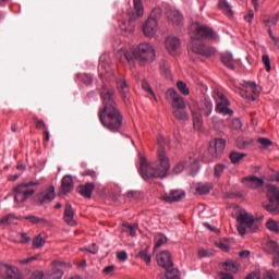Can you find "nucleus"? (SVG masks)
<instances>
[{
	"label": "nucleus",
	"instance_id": "obj_1",
	"mask_svg": "<svg viewBox=\"0 0 279 279\" xmlns=\"http://www.w3.org/2000/svg\"><path fill=\"white\" fill-rule=\"evenodd\" d=\"M116 90L113 87L107 88L100 93V99L102 107H100L98 112V119L109 132H121L123 128V113L117 107V101L114 100Z\"/></svg>",
	"mask_w": 279,
	"mask_h": 279
},
{
	"label": "nucleus",
	"instance_id": "obj_2",
	"mask_svg": "<svg viewBox=\"0 0 279 279\" xmlns=\"http://www.w3.org/2000/svg\"><path fill=\"white\" fill-rule=\"evenodd\" d=\"M190 34L192 38V51L197 53L198 56H204L205 58H210L217 53L214 47L206 46L203 43H198L196 40H216L217 33L213 28L206 25L199 24V22H195L192 24L190 28Z\"/></svg>",
	"mask_w": 279,
	"mask_h": 279
},
{
	"label": "nucleus",
	"instance_id": "obj_3",
	"mask_svg": "<svg viewBox=\"0 0 279 279\" xmlns=\"http://www.w3.org/2000/svg\"><path fill=\"white\" fill-rule=\"evenodd\" d=\"M159 148L157 150L156 167L147 163L146 159H142L140 166V173L143 180H151V178H159L162 180L167 173H169V169H171V162L169 157L167 156V151L165 150V146L162 145V137L158 140Z\"/></svg>",
	"mask_w": 279,
	"mask_h": 279
},
{
	"label": "nucleus",
	"instance_id": "obj_4",
	"mask_svg": "<svg viewBox=\"0 0 279 279\" xmlns=\"http://www.w3.org/2000/svg\"><path fill=\"white\" fill-rule=\"evenodd\" d=\"M121 53L124 56L128 62L136 60L141 66L145 64H151L156 60V49L154 46L147 43H142L132 52L122 50Z\"/></svg>",
	"mask_w": 279,
	"mask_h": 279
},
{
	"label": "nucleus",
	"instance_id": "obj_5",
	"mask_svg": "<svg viewBox=\"0 0 279 279\" xmlns=\"http://www.w3.org/2000/svg\"><path fill=\"white\" fill-rule=\"evenodd\" d=\"M36 186H40V181L23 182L13 187L14 199L17 204H24L36 193Z\"/></svg>",
	"mask_w": 279,
	"mask_h": 279
},
{
	"label": "nucleus",
	"instance_id": "obj_6",
	"mask_svg": "<svg viewBox=\"0 0 279 279\" xmlns=\"http://www.w3.org/2000/svg\"><path fill=\"white\" fill-rule=\"evenodd\" d=\"M190 110L193 117L194 130H202V123H204L202 117H208L209 114H213V101L209 99L202 100L198 106L199 113L195 111L193 107H190Z\"/></svg>",
	"mask_w": 279,
	"mask_h": 279
},
{
	"label": "nucleus",
	"instance_id": "obj_7",
	"mask_svg": "<svg viewBox=\"0 0 279 279\" xmlns=\"http://www.w3.org/2000/svg\"><path fill=\"white\" fill-rule=\"evenodd\" d=\"M134 3V12L129 13V22H122L120 25L123 32H129L132 34L134 29H136V25H134L135 21L142 19L145 14V7H143V0H133Z\"/></svg>",
	"mask_w": 279,
	"mask_h": 279
},
{
	"label": "nucleus",
	"instance_id": "obj_8",
	"mask_svg": "<svg viewBox=\"0 0 279 279\" xmlns=\"http://www.w3.org/2000/svg\"><path fill=\"white\" fill-rule=\"evenodd\" d=\"M214 99L216 101V112H218V114H222L223 117H232V114H234V111L230 109V100H228L223 93L216 90L214 93Z\"/></svg>",
	"mask_w": 279,
	"mask_h": 279
},
{
	"label": "nucleus",
	"instance_id": "obj_9",
	"mask_svg": "<svg viewBox=\"0 0 279 279\" xmlns=\"http://www.w3.org/2000/svg\"><path fill=\"white\" fill-rule=\"evenodd\" d=\"M266 196L269 204L265 206L271 215H279V190L276 185H267Z\"/></svg>",
	"mask_w": 279,
	"mask_h": 279
},
{
	"label": "nucleus",
	"instance_id": "obj_10",
	"mask_svg": "<svg viewBox=\"0 0 279 279\" xmlns=\"http://www.w3.org/2000/svg\"><path fill=\"white\" fill-rule=\"evenodd\" d=\"M238 221V232L241 236H244V234L247 232V228H252L254 226V216H252L250 213L245 210H240V214L236 218Z\"/></svg>",
	"mask_w": 279,
	"mask_h": 279
},
{
	"label": "nucleus",
	"instance_id": "obj_11",
	"mask_svg": "<svg viewBox=\"0 0 279 279\" xmlns=\"http://www.w3.org/2000/svg\"><path fill=\"white\" fill-rule=\"evenodd\" d=\"M167 101H172L171 106L173 110H186V102L184 98L178 94L173 88H169L166 92Z\"/></svg>",
	"mask_w": 279,
	"mask_h": 279
},
{
	"label": "nucleus",
	"instance_id": "obj_12",
	"mask_svg": "<svg viewBox=\"0 0 279 279\" xmlns=\"http://www.w3.org/2000/svg\"><path fill=\"white\" fill-rule=\"evenodd\" d=\"M56 199V187L50 185L46 191L37 194V206H44V204H51Z\"/></svg>",
	"mask_w": 279,
	"mask_h": 279
},
{
	"label": "nucleus",
	"instance_id": "obj_13",
	"mask_svg": "<svg viewBox=\"0 0 279 279\" xmlns=\"http://www.w3.org/2000/svg\"><path fill=\"white\" fill-rule=\"evenodd\" d=\"M226 149V140L216 138L215 141L209 142L208 154L211 155V158H217Z\"/></svg>",
	"mask_w": 279,
	"mask_h": 279
},
{
	"label": "nucleus",
	"instance_id": "obj_14",
	"mask_svg": "<svg viewBox=\"0 0 279 279\" xmlns=\"http://www.w3.org/2000/svg\"><path fill=\"white\" fill-rule=\"evenodd\" d=\"M117 88L125 106H130V104H132V100L130 95V86H128V81H125L124 78H119L117 81Z\"/></svg>",
	"mask_w": 279,
	"mask_h": 279
},
{
	"label": "nucleus",
	"instance_id": "obj_15",
	"mask_svg": "<svg viewBox=\"0 0 279 279\" xmlns=\"http://www.w3.org/2000/svg\"><path fill=\"white\" fill-rule=\"evenodd\" d=\"M186 197V192L183 190H172L170 193L162 195L161 199L167 204H175V202H182Z\"/></svg>",
	"mask_w": 279,
	"mask_h": 279
},
{
	"label": "nucleus",
	"instance_id": "obj_16",
	"mask_svg": "<svg viewBox=\"0 0 279 279\" xmlns=\"http://www.w3.org/2000/svg\"><path fill=\"white\" fill-rule=\"evenodd\" d=\"M157 265L162 269H171L173 267V257L171 256V252L162 251L157 254Z\"/></svg>",
	"mask_w": 279,
	"mask_h": 279
},
{
	"label": "nucleus",
	"instance_id": "obj_17",
	"mask_svg": "<svg viewBox=\"0 0 279 279\" xmlns=\"http://www.w3.org/2000/svg\"><path fill=\"white\" fill-rule=\"evenodd\" d=\"M166 16L172 25H175L177 27L182 25L184 23V16L180 11L173 9V8H167L166 9Z\"/></svg>",
	"mask_w": 279,
	"mask_h": 279
},
{
	"label": "nucleus",
	"instance_id": "obj_18",
	"mask_svg": "<svg viewBox=\"0 0 279 279\" xmlns=\"http://www.w3.org/2000/svg\"><path fill=\"white\" fill-rule=\"evenodd\" d=\"M180 47H182V41L180 40V38L175 36H168L166 38V49L170 53V56H175Z\"/></svg>",
	"mask_w": 279,
	"mask_h": 279
},
{
	"label": "nucleus",
	"instance_id": "obj_19",
	"mask_svg": "<svg viewBox=\"0 0 279 279\" xmlns=\"http://www.w3.org/2000/svg\"><path fill=\"white\" fill-rule=\"evenodd\" d=\"M243 184H246L248 189H260V186H265V180L258 178L256 175H248L242 179Z\"/></svg>",
	"mask_w": 279,
	"mask_h": 279
},
{
	"label": "nucleus",
	"instance_id": "obj_20",
	"mask_svg": "<svg viewBox=\"0 0 279 279\" xmlns=\"http://www.w3.org/2000/svg\"><path fill=\"white\" fill-rule=\"evenodd\" d=\"M144 35L148 38H153V36H156V32H158V22L155 20L148 19L143 26Z\"/></svg>",
	"mask_w": 279,
	"mask_h": 279
},
{
	"label": "nucleus",
	"instance_id": "obj_21",
	"mask_svg": "<svg viewBox=\"0 0 279 279\" xmlns=\"http://www.w3.org/2000/svg\"><path fill=\"white\" fill-rule=\"evenodd\" d=\"M74 217H75V211L73 210V206L71 205V203H66L64 214H63V219L65 223L72 227L77 226V222L75 221Z\"/></svg>",
	"mask_w": 279,
	"mask_h": 279
},
{
	"label": "nucleus",
	"instance_id": "obj_22",
	"mask_svg": "<svg viewBox=\"0 0 279 279\" xmlns=\"http://www.w3.org/2000/svg\"><path fill=\"white\" fill-rule=\"evenodd\" d=\"M93 191H95V183H86L83 185H78L77 192L82 197H85L86 199H90L93 197Z\"/></svg>",
	"mask_w": 279,
	"mask_h": 279
},
{
	"label": "nucleus",
	"instance_id": "obj_23",
	"mask_svg": "<svg viewBox=\"0 0 279 279\" xmlns=\"http://www.w3.org/2000/svg\"><path fill=\"white\" fill-rule=\"evenodd\" d=\"M73 191V177L64 175L61 181V193L66 195V193H71Z\"/></svg>",
	"mask_w": 279,
	"mask_h": 279
},
{
	"label": "nucleus",
	"instance_id": "obj_24",
	"mask_svg": "<svg viewBox=\"0 0 279 279\" xmlns=\"http://www.w3.org/2000/svg\"><path fill=\"white\" fill-rule=\"evenodd\" d=\"M4 274H5V279H23V276L16 268L10 266V265H4L3 266Z\"/></svg>",
	"mask_w": 279,
	"mask_h": 279
},
{
	"label": "nucleus",
	"instance_id": "obj_25",
	"mask_svg": "<svg viewBox=\"0 0 279 279\" xmlns=\"http://www.w3.org/2000/svg\"><path fill=\"white\" fill-rule=\"evenodd\" d=\"M268 247L275 254L272 257V267H279V244L276 241H270Z\"/></svg>",
	"mask_w": 279,
	"mask_h": 279
},
{
	"label": "nucleus",
	"instance_id": "obj_26",
	"mask_svg": "<svg viewBox=\"0 0 279 279\" xmlns=\"http://www.w3.org/2000/svg\"><path fill=\"white\" fill-rule=\"evenodd\" d=\"M221 62L227 66V69H230L231 71H234L236 66H234V57H232V53L225 52L221 54Z\"/></svg>",
	"mask_w": 279,
	"mask_h": 279
},
{
	"label": "nucleus",
	"instance_id": "obj_27",
	"mask_svg": "<svg viewBox=\"0 0 279 279\" xmlns=\"http://www.w3.org/2000/svg\"><path fill=\"white\" fill-rule=\"evenodd\" d=\"M160 73L166 80H171V66L166 60H161L159 63Z\"/></svg>",
	"mask_w": 279,
	"mask_h": 279
},
{
	"label": "nucleus",
	"instance_id": "obj_28",
	"mask_svg": "<svg viewBox=\"0 0 279 279\" xmlns=\"http://www.w3.org/2000/svg\"><path fill=\"white\" fill-rule=\"evenodd\" d=\"M172 113L178 121H189V112H186V109H173Z\"/></svg>",
	"mask_w": 279,
	"mask_h": 279
},
{
	"label": "nucleus",
	"instance_id": "obj_29",
	"mask_svg": "<svg viewBox=\"0 0 279 279\" xmlns=\"http://www.w3.org/2000/svg\"><path fill=\"white\" fill-rule=\"evenodd\" d=\"M218 7L227 16L232 17V7H230V3L227 2V0H219Z\"/></svg>",
	"mask_w": 279,
	"mask_h": 279
},
{
	"label": "nucleus",
	"instance_id": "obj_30",
	"mask_svg": "<svg viewBox=\"0 0 279 279\" xmlns=\"http://www.w3.org/2000/svg\"><path fill=\"white\" fill-rule=\"evenodd\" d=\"M211 189H213V185H210V183H199L196 186V193H198L199 195H208Z\"/></svg>",
	"mask_w": 279,
	"mask_h": 279
},
{
	"label": "nucleus",
	"instance_id": "obj_31",
	"mask_svg": "<svg viewBox=\"0 0 279 279\" xmlns=\"http://www.w3.org/2000/svg\"><path fill=\"white\" fill-rule=\"evenodd\" d=\"M222 267L225 271H228L229 274H236L239 271V266L232 260L223 263Z\"/></svg>",
	"mask_w": 279,
	"mask_h": 279
},
{
	"label": "nucleus",
	"instance_id": "obj_32",
	"mask_svg": "<svg viewBox=\"0 0 279 279\" xmlns=\"http://www.w3.org/2000/svg\"><path fill=\"white\" fill-rule=\"evenodd\" d=\"M136 258H142V260H145L146 265H151V254H149V250L147 248L140 251Z\"/></svg>",
	"mask_w": 279,
	"mask_h": 279
},
{
	"label": "nucleus",
	"instance_id": "obj_33",
	"mask_svg": "<svg viewBox=\"0 0 279 279\" xmlns=\"http://www.w3.org/2000/svg\"><path fill=\"white\" fill-rule=\"evenodd\" d=\"M167 243V235L162 233H157L155 235V246L154 250H158V247H162Z\"/></svg>",
	"mask_w": 279,
	"mask_h": 279
},
{
	"label": "nucleus",
	"instance_id": "obj_34",
	"mask_svg": "<svg viewBox=\"0 0 279 279\" xmlns=\"http://www.w3.org/2000/svg\"><path fill=\"white\" fill-rule=\"evenodd\" d=\"M266 228L267 230H269L270 232H274L275 234H279V221H276L274 219H269L266 222Z\"/></svg>",
	"mask_w": 279,
	"mask_h": 279
},
{
	"label": "nucleus",
	"instance_id": "obj_35",
	"mask_svg": "<svg viewBox=\"0 0 279 279\" xmlns=\"http://www.w3.org/2000/svg\"><path fill=\"white\" fill-rule=\"evenodd\" d=\"M246 156L247 155H245L244 153L232 151L230 154V160L232 165H239V162H241V160H243Z\"/></svg>",
	"mask_w": 279,
	"mask_h": 279
},
{
	"label": "nucleus",
	"instance_id": "obj_36",
	"mask_svg": "<svg viewBox=\"0 0 279 279\" xmlns=\"http://www.w3.org/2000/svg\"><path fill=\"white\" fill-rule=\"evenodd\" d=\"M148 19H151V21H156V23H158V21L162 19V9L159 7L153 9Z\"/></svg>",
	"mask_w": 279,
	"mask_h": 279
},
{
	"label": "nucleus",
	"instance_id": "obj_37",
	"mask_svg": "<svg viewBox=\"0 0 279 279\" xmlns=\"http://www.w3.org/2000/svg\"><path fill=\"white\" fill-rule=\"evenodd\" d=\"M252 143H254V141L252 138H238L236 141V145L239 147V149H245L246 147H250V145H252Z\"/></svg>",
	"mask_w": 279,
	"mask_h": 279
},
{
	"label": "nucleus",
	"instance_id": "obj_38",
	"mask_svg": "<svg viewBox=\"0 0 279 279\" xmlns=\"http://www.w3.org/2000/svg\"><path fill=\"white\" fill-rule=\"evenodd\" d=\"M24 219H25V221H29L33 225H36V223H47V219L39 218L37 216H34V215L25 216Z\"/></svg>",
	"mask_w": 279,
	"mask_h": 279
},
{
	"label": "nucleus",
	"instance_id": "obj_39",
	"mask_svg": "<svg viewBox=\"0 0 279 279\" xmlns=\"http://www.w3.org/2000/svg\"><path fill=\"white\" fill-rule=\"evenodd\" d=\"M76 77L78 82H83L86 86H90V84H93V76L89 74H77Z\"/></svg>",
	"mask_w": 279,
	"mask_h": 279
},
{
	"label": "nucleus",
	"instance_id": "obj_40",
	"mask_svg": "<svg viewBox=\"0 0 279 279\" xmlns=\"http://www.w3.org/2000/svg\"><path fill=\"white\" fill-rule=\"evenodd\" d=\"M226 169H228V167L223 163H217L214 167V175L216 178H220L221 175H223V171H226Z\"/></svg>",
	"mask_w": 279,
	"mask_h": 279
},
{
	"label": "nucleus",
	"instance_id": "obj_41",
	"mask_svg": "<svg viewBox=\"0 0 279 279\" xmlns=\"http://www.w3.org/2000/svg\"><path fill=\"white\" fill-rule=\"evenodd\" d=\"M46 241L45 238H43V234H38L33 239V247L35 250H38L39 247H43L45 245Z\"/></svg>",
	"mask_w": 279,
	"mask_h": 279
},
{
	"label": "nucleus",
	"instance_id": "obj_42",
	"mask_svg": "<svg viewBox=\"0 0 279 279\" xmlns=\"http://www.w3.org/2000/svg\"><path fill=\"white\" fill-rule=\"evenodd\" d=\"M166 278L167 279H180V270L175 268L166 269Z\"/></svg>",
	"mask_w": 279,
	"mask_h": 279
},
{
	"label": "nucleus",
	"instance_id": "obj_43",
	"mask_svg": "<svg viewBox=\"0 0 279 279\" xmlns=\"http://www.w3.org/2000/svg\"><path fill=\"white\" fill-rule=\"evenodd\" d=\"M177 88H179L182 95H185V96L191 95V90L189 89V86H186V83L182 81L177 82Z\"/></svg>",
	"mask_w": 279,
	"mask_h": 279
},
{
	"label": "nucleus",
	"instance_id": "obj_44",
	"mask_svg": "<svg viewBox=\"0 0 279 279\" xmlns=\"http://www.w3.org/2000/svg\"><path fill=\"white\" fill-rule=\"evenodd\" d=\"M62 276H64V272L58 269V270H53L50 274H47L45 279H62Z\"/></svg>",
	"mask_w": 279,
	"mask_h": 279
},
{
	"label": "nucleus",
	"instance_id": "obj_45",
	"mask_svg": "<svg viewBox=\"0 0 279 279\" xmlns=\"http://www.w3.org/2000/svg\"><path fill=\"white\" fill-rule=\"evenodd\" d=\"M262 61L265 65L267 73H269V71H271V60L269 59V54H263Z\"/></svg>",
	"mask_w": 279,
	"mask_h": 279
},
{
	"label": "nucleus",
	"instance_id": "obj_46",
	"mask_svg": "<svg viewBox=\"0 0 279 279\" xmlns=\"http://www.w3.org/2000/svg\"><path fill=\"white\" fill-rule=\"evenodd\" d=\"M264 25H266V27H272V25H278V15L265 20Z\"/></svg>",
	"mask_w": 279,
	"mask_h": 279
},
{
	"label": "nucleus",
	"instance_id": "obj_47",
	"mask_svg": "<svg viewBox=\"0 0 279 279\" xmlns=\"http://www.w3.org/2000/svg\"><path fill=\"white\" fill-rule=\"evenodd\" d=\"M81 175H83V178H86V175H88L89 178H92V180H97V171L95 170L87 169L83 171Z\"/></svg>",
	"mask_w": 279,
	"mask_h": 279
},
{
	"label": "nucleus",
	"instance_id": "obj_48",
	"mask_svg": "<svg viewBox=\"0 0 279 279\" xmlns=\"http://www.w3.org/2000/svg\"><path fill=\"white\" fill-rule=\"evenodd\" d=\"M142 88L143 90H145V93H149L153 96L155 95L154 89H151V85H149V82H147V80H144L142 82Z\"/></svg>",
	"mask_w": 279,
	"mask_h": 279
},
{
	"label": "nucleus",
	"instance_id": "obj_49",
	"mask_svg": "<svg viewBox=\"0 0 279 279\" xmlns=\"http://www.w3.org/2000/svg\"><path fill=\"white\" fill-rule=\"evenodd\" d=\"M186 168V162L184 161H180L179 163H177V166L173 169L174 173H182V171H184V169Z\"/></svg>",
	"mask_w": 279,
	"mask_h": 279
},
{
	"label": "nucleus",
	"instance_id": "obj_50",
	"mask_svg": "<svg viewBox=\"0 0 279 279\" xmlns=\"http://www.w3.org/2000/svg\"><path fill=\"white\" fill-rule=\"evenodd\" d=\"M257 143H259V145H263V147H271V145H272L271 140L266 138V137H259L257 140Z\"/></svg>",
	"mask_w": 279,
	"mask_h": 279
},
{
	"label": "nucleus",
	"instance_id": "obj_51",
	"mask_svg": "<svg viewBox=\"0 0 279 279\" xmlns=\"http://www.w3.org/2000/svg\"><path fill=\"white\" fill-rule=\"evenodd\" d=\"M45 272L43 270H35L31 274V277L28 279H44Z\"/></svg>",
	"mask_w": 279,
	"mask_h": 279
},
{
	"label": "nucleus",
	"instance_id": "obj_52",
	"mask_svg": "<svg viewBox=\"0 0 279 279\" xmlns=\"http://www.w3.org/2000/svg\"><path fill=\"white\" fill-rule=\"evenodd\" d=\"M38 256L39 255H34L28 258H24V259L20 260V263H21V265H29V263H34V260H38Z\"/></svg>",
	"mask_w": 279,
	"mask_h": 279
},
{
	"label": "nucleus",
	"instance_id": "obj_53",
	"mask_svg": "<svg viewBox=\"0 0 279 279\" xmlns=\"http://www.w3.org/2000/svg\"><path fill=\"white\" fill-rule=\"evenodd\" d=\"M34 121H37V123H36V129L37 130H43V128H44V130H47V124L45 123L44 120H38V118L35 117Z\"/></svg>",
	"mask_w": 279,
	"mask_h": 279
},
{
	"label": "nucleus",
	"instance_id": "obj_54",
	"mask_svg": "<svg viewBox=\"0 0 279 279\" xmlns=\"http://www.w3.org/2000/svg\"><path fill=\"white\" fill-rule=\"evenodd\" d=\"M263 279H276V271L266 270L263 275Z\"/></svg>",
	"mask_w": 279,
	"mask_h": 279
},
{
	"label": "nucleus",
	"instance_id": "obj_55",
	"mask_svg": "<svg viewBox=\"0 0 279 279\" xmlns=\"http://www.w3.org/2000/svg\"><path fill=\"white\" fill-rule=\"evenodd\" d=\"M117 258L120 259L122 263H125V260H128V252L125 251L118 252Z\"/></svg>",
	"mask_w": 279,
	"mask_h": 279
},
{
	"label": "nucleus",
	"instance_id": "obj_56",
	"mask_svg": "<svg viewBox=\"0 0 279 279\" xmlns=\"http://www.w3.org/2000/svg\"><path fill=\"white\" fill-rule=\"evenodd\" d=\"M89 254H97L99 252V246L96 243H93L88 248H85Z\"/></svg>",
	"mask_w": 279,
	"mask_h": 279
},
{
	"label": "nucleus",
	"instance_id": "obj_57",
	"mask_svg": "<svg viewBox=\"0 0 279 279\" xmlns=\"http://www.w3.org/2000/svg\"><path fill=\"white\" fill-rule=\"evenodd\" d=\"M203 226L204 228H207V230H209L210 232H215V234H219V229H217V227H213V225L208 222H204Z\"/></svg>",
	"mask_w": 279,
	"mask_h": 279
},
{
	"label": "nucleus",
	"instance_id": "obj_58",
	"mask_svg": "<svg viewBox=\"0 0 279 279\" xmlns=\"http://www.w3.org/2000/svg\"><path fill=\"white\" fill-rule=\"evenodd\" d=\"M244 279H260V272L253 271L248 274Z\"/></svg>",
	"mask_w": 279,
	"mask_h": 279
},
{
	"label": "nucleus",
	"instance_id": "obj_59",
	"mask_svg": "<svg viewBox=\"0 0 279 279\" xmlns=\"http://www.w3.org/2000/svg\"><path fill=\"white\" fill-rule=\"evenodd\" d=\"M219 276L221 279H234V275L230 272L220 271Z\"/></svg>",
	"mask_w": 279,
	"mask_h": 279
},
{
	"label": "nucleus",
	"instance_id": "obj_60",
	"mask_svg": "<svg viewBox=\"0 0 279 279\" xmlns=\"http://www.w3.org/2000/svg\"><path fill=\"white\" fill-rule=\"evenodd\" d=\"M29 241H32V238H29V235H27V233H21V243H29Z\"/></svg>",
	"mask_w": 279,
	"mask_h": 279
},
{
	"label": "nucleus",
	"instance_id": "obj_61",
	"mask_svg": "<svg viewBox=\"0 0 279 279\" xmlns=\"http://www.w3.org/2000/svg\"><path fill=\"white\" fill-rule=\"evenodd\" d=\"M128 230H129V234L130 236H136V227L132 226V225H128Z\"/></svg>",
	"mask_w": 279,
	"mask_h": 279
},
{
	"label": "nucleus",
	"instance_id": "obj_62",
	"mask_svg": "<svg viewBox=\"0 0 279 279\" xmlns=\"http://www.w3.org/2000/svg\"><path fill=\"white\" fill-rule=\"evenodd\" d=\"M232 123H233V126L235 130H241V128H243V124L241 123V120H239V119H234L232 121Z\"/></svg>",
	"mask_w": 279,
	"mask_h": 279
},
{
	"label": "nucleus",
	"instance_id": "obj_63",
	"mask_svg": "<svg viewBox=\"0 0 279 279\" xmlns=\"http://www.w3.org/2000/svg\"><path fill=\"white\" fill-rule=\"evenodd\" d=\"M245 21L247 23H252V19H254V11L253 10H250L248 11V14L244 16Z\"/></svg>",
	"mask_w": 279,
	"mask_h": 279
},
{
	"label": "nucleus",
	"instance_id": "obj_64",
	"mask_svg": "<svg viewBox=\"0 0 279 279\" xmlns=\"http://www.w3.org/2000/svg\"><path fill=\"white\" fill-rule=\"evenodd\" d=\"M112 271H114V266H107L104 268L102 274L108 275V274H112Z\"/></svg>",
	"mask_w": 279,
	"mask_h": 279
}]
</instances>
